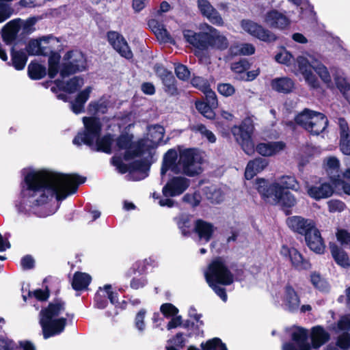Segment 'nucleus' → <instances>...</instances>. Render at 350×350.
Returning <instances> with one entry per match:
<instances>
[{"mask_svg": "<svg viewBox=\"0 0 350 350\" xmlns=\"http://www.w3.org/2000/svg\"><path fill=\"white\" fill-rule=\"evenodd\" d=\"M83 122L85 131L78 133L73 139L74 144H84L98 151L108 154L114 152L112 164L122 174L129 172L130 178L134 180L148 176L154 149L163 138L165 130L163 126H149L147 136L135 142L130 134L122 135L116 141L110 135L100 137L101 124L96 118L84 117Z\"/></svg>", "mask_w": 350, "mask_h": 350, "instance_id": "f257e3e1", "label": "nucleus"}, {"mask_svg": "<svg viewBox=\"0 0 350 350\" xmlns=\"http://www.w3.org/2000/svg\"><path fill=\"white\" fill-rule=\"evenodd\" d=\"M25 195L35 206L46 203L54 196L63 200L75 193L79 184L84 180L76 174H64L47 170H29L25 175Z\"/></svg>", "mask_w": 350, "mask_h": 350, "instance_id": "f03ea898", "label": "nucleus"}, {"mask_svg": "<svg viewBox=\"0 0 350 350\" xmlns=\"http://www.w3.org/2000/svg\"><path fill=\"white\" fill-rule=\"evenodd\" d=\"M256 188L262 198L269 204L284 207H291L296 204L294 196L288 191L299 189L298 182L293 176H280L269 185L264 179H258Z\"/></svg>", "mask_w": 350, "mask_h": 350, "instance_id": "7ed1b4c3", "label": "nucleus"}, {"mask_svg": "<svg viewBox=\"0 0 350 350\" xmlns=\"http://www.w3.org/2000/svg\"><path fill=\"white\" fill-rule=\"evenodd\" d=\"M202 158L193 149H185L178 154L174 149L169 150L164 155L161 174L163 176L167 170L175 174H183L193 176L202 172Z\"/></svg>", "mask_w": 350, "mask_h": 350, "instance_id": "20e7f679", "label": "nucleus"}, {"mask_svg": "<svg viewBox=\"0 0 350 350\" xmlns=\"http://www.w3.org/2000/svg\"><path fill=\"white\" fill-rule=\"evenodd\" d=\"M292 342H286L282 345V350H311L319 349L329 340V334L321 326L313 327L310 331L311 342H309V332L307 329L299 326H293L286 329Z\"/></svg>", "mask_w": 350, "mask_h": 350, "instance_id": "39448f33", "label": "nucleus"}, {"mask_svg": "<svg viewBox=\"0 0 350 350\" xmlns=\"http://www.w3.org/2000/svg\"><path fill=\"white\" fill-rule=\"evenodd\" d=\"M68 314L64 303L57 301L51 303L40 313V323L45 339L58 335L64 332L67 324Z\"/></svg>", "mask_w": 350, "mask_h": 350, "instance_id": "423d86ee", "label": "nucleus"}, {"mask_svg": "<svg viewBox=\"0 0 350 350\" xmlns=\"http://www.w3.org/2000/svg\"><path fill=\"white\" fill-rule=\"evenodd\" d=\"M204 275L208 286L222 299L227 300L224 288L219 285L228 286L234 282V275L228 269L225 260L217 258L212 260L204 271Z\"/></svg>", "mask_w": 350, "mask_h": 350, "instance_id": "0eeeda50", "label": "nucleus"}, {"mask_svg": "<svg viewBox=\"0 0 350 350\" xmlns=\"http://www.w3.org/2000/svg\"><path fill=\"white\" fill-rule=\"evenodd\" d=\"M298 71L303 77L306 83L312 88L319 85V81L312 70L319 75L321 79L328 86L332 83V78L327 68L314 55L304 53L297 56Z\"/></svg>", "mask_w": 350, "mask_h": 350, "instance_id": "6e6552de", "label": "nucleus"}, {"mask_svg": "<svg viewBox=\"0 0 350 350\" xmlns=\"http://www.w3.org/2000/svg\"><path fill=\"white\" fill-rule=\"evenodd\" d=\"M295 120L297 124L315 135L322 133L328 124V120L324 114L308 109L299 113Z\"/></svg>", "mask_w": 350, "mask_h": 350, "instance_id": "1a4fd4ad", "label": "nucleus"}, {"mask_svg": "<svg viewBox=\"0 0 350 350\" xmlns=\"http://www.w3.org/2000/svg\"><path fill=\"white\" fill-rule=\"evenodd\" d=\"M253 131V121L250 118H245L240 126H234L231 130L237 142L248 155L252 154L255 150L252 139Z\"/></svg>", "mask_w": 350, "mask_h": 350, "instance_id": "9d476101", "label": "nucleus"}, {"mask_svg": "<svg viewBox=\"0 0 350 350\" xmlns=\"http://www.w3.org/2000/svg\"><path fill=\"white\" fill-rule=\"evenodd\" d=\"M189 183V180L185 177L176 176L171 178L163 188L162 192L165 198L159 199V205L161 206H173L174 201L169 197H174L182 194L188 188Z\"/></svg>", "mask_w": 350, "mask_h": 350, "instance_id": "9b49d317", "label": "nucleus"}, {"mask_svg": "<svg viewBox=\"0 0 350 350\" xmlns=\"http://www.w3.org/2000/svg\"><path fill=\"white\" fill-rule=\"evenodd\" d=\"M86 68V60L83 54L79 51H69L65 54L59 71L62 77L70 74L81 72Z\"/></svg>", "mask_w": 350, "mask_h": 350, "instance_id": "f8f14e48", "label": "nucleus"}, {"mask_svg": "<svg viewBox=\"0 0 350 350\" xmlns=\"http://www.w3.org/2000/svg\"><path fill=\"white\" fill-rule=\"evenodd\" d=\"M347 169L340 173V161L336 157H329L324 159L323 166L333 185H337L340 183V178L350 179V159L345 161Z\"/></svg>", "mask_w": 350, "mask_h": 350, "instance_id": "ddd939ff", "label": "nucleus"}, {"mask_svg": "<svg viewBox=\"0 0 350 350\" xmlns=\"http://www.w3.org/2000/svg\"><path fill=\"white\" fill-rule=\"evenodd\" d=\"M240 26L243 32L263 42H271L277 38L273 32L252 20L243 19L240 22Z\"/></svg>", "mask_w": 350, "mask_h": 350, "instance_id": "4468645a", "label": "nucleus"}, {"mask_svg": "<svg viewBox=\"0 0 350 350\" xmlns=\"http://www.w3.org/2000/svg\"><path fill=\"white\" fill-rule=\"evenodd\" d=\"M307 194L315 200L328 198L334 193V187L327 182L319 181L314 185H310L308 182L305 184Z\"/></svg>", "mask_w": 350, "mask_h": 350, "instance_id": "2eb2a0df", "label": "nucleus"}, {"mask_svg": "<svg viewBox=\"0 0 350 350\" xmlns=\"http://www.w3.org/2000/svg\"><path fill=\"white\" fill-rule=\"evenodd\" d=\"M204 27L207 30V49L211 47L222 51L228 48V40L224 35L208 24H204Z\"/></svg>", "mask_w": 350, "mask_h": 350, "instance_id": "dca6fc26", "label": "nucleus"}, {"mask_svg": "<svg viewBox=\"0 0 350 350\" xmlns=\"http://www.w3.org/2000/svg\"><path fill=\"white\" fill-rule=\"evenodd\" d=\"M107 39L113 48L126 59H131L133 53L131 51L124 38L116 31H109L107 33Z\"/></svg>", "mask_w": 350, "mask_h": 350, "instance_id": "f3484780", "label": "nucleus"}, {"mask_svg": "<svg viewBox=\"0 0 350 350\" xmlns=\"http://www.w3.org/2000/svg\"><path fill=\"white\" fill-rule=\"evenodd\" d=\"M280 253L284 257H288L292 265L298 270H307L311 267L309 261L304 258L302 255L295 248H288L286 245H282Z\"/></svg>", "mask_w": 350, "mask_h": 350, "instance_id": "a211bd4d", "label": "nucleus"}, {"mask_svg": "<svg viewBox=\"0 0 350 350\" xmlns=\"http://www.w3.org/2000/svg\"><path fill=\"white\" fill-rule=\"evenodd\" d=\"M200 29L202 31L200 33H196L190 29H185L183 32L184 38L187 42L198 49H207V30H206L204 24L201 26Z\"/></svg>", "mask_w": 350, "mask_h": 350, "instance_id": "6ab92c4d", "label": "nucleus"}, {"mask_svg": "<svg viewBox=\"0 0 350 350\" xmlns=\"http://www.w3.org/2000/svg\"><path fill=\"white\" fill-rule=\"evenodd\" d=\"M57 42L55 39V42H51L49 44H43L41 51L42 55H47L50 54L49 58V76L50 78H54L59 72V64L61 58L60 55L58 53L53 52V45Z\"/></svg>", "mask_w": 350, "mask_h": 350, "instance_id": "aec40b11", "label": "nucleus"}, {"mask_svg": "<svg viewBox=\"0 0 350 350\" xmlns=\"http://www.w3.org/2000/svg\"><path fill=\"white\" fill-rule=\"evenodd\" d=\"M263 22L270 27L280 29H284L290 25L289 18L275 10L266 12L263 16Z\"/></svg>", "mask_w": 350, "mask_h": 350, "instance_id": "412c9836", "label": "nucleus"}, {"mask_svg": "<svg viewBox=\"0 0 350 350\" xmlns=\"http://www.w3.org/2000/svg\"><path fill=\"white\" fill-rule=\"evenodd\" d=\"M198 7L201 14L211 23L217 26L224 25V21L221 15L208 1L198 0Z\"/></svg>", "mask_w": 350, "mask_h": 350, "instance_id": "4be33fe9", "label": "nucleus"}, {"mask_svg": "<svg viewBox=\"0 0 350 350\" xmlns=\"http://www.w3.org/2000/svg\"><path fill=\"white\" fill-rule=\"evenodd\" d=\"M286 222L290 228L301 234H304V236L316 226L313 220L300 216L288 217Z\"/></svg>", "mask_w": 350, "mask_h": 350, "instance_id": "5701e85b", "label": "nucleus"}, {"mask_svg": "<svg viewBox=\"0 0 350 350\" xmlns=\"http://www.w3.org/2000/svg\"><path fill=\"white\" fill-rule=\"evenodd\" d=\"M306 243L308 247L317 254H323L325 251V243L321 237V233L315 226L305 236Z\"/></svg>", "mask_w": 350, "mask_h": 350, "instance_id": "b1692460", "label": "nucleus"}, {"mask_svg": "<svg viewBox=\"0 0 350 350\" xmlns=\"http://www.w3.org/2000/svg\"><path fill=\"white\" fill-rule=\"evenodd\" d=\"M286 144L282 142H271L258 144L256 150L263 157H272L284 150Z\"/></svg>", "mask_w": 350, "mask_h": 350, "instance_id": "393cba45", "label": "nucleus"}, {"mask_svg": "<svg viewBox=\"0 0 350 350\" xmlns=\"http://www.w3.org/2000/svg\"><path fill=\"white\" fill-rule=\"evenodd\" d=\"M275 60L281 64H284L296 75H300L298 71L297 57L294 58L292 53L286 49H282L275 56Z\"/></svg>", "mask_w": 350, "mask_h": 350, "instance_id": "a878e982", "label": "nucleus"}, {"mask_svg": "<svg viewBox=\"0 0 350 350\" xmlns=\"http://www.w3.org/2000/svg\"><path fill=\"white\" fill-rule=\"evenodd\" d=\"M155 72L157 75L162 80L165 91L171 95L175 94L177 90L175 85V79L172 73L161 66L155 67Z\"/></svg>", "mask_w": 350, "mask_h": 350, "instance_id": "bb28decb", "label": "nucleus"}, {"mask_svg": "<svg viewBox=\"0 0 350 350\" xmlns=\"http://www.w3.org/2000/svg\"><path fill=\"white\" fill-rule=\"evenodd\" d=\"M282 301L285 308L291 312L297 310L300 304L299 298L297 293L290 286H286L284 288Z\"/></svg>", "mask_w": 350, "mask_h": 350, "instance_id": "cd10ccee", "label": "nucleus"}, {"mask_svg": "<svg viewBox=\"0 0 350 350\" xmlns=\"http://www.w3.org/2000/svg\"><path fill=\"white\" fill-rule=\"evenodd\" d=\"M340 128V148L346 155H350V133L347 122L344 119H339Z\"/></svg>", "mask_w": 350, "mask_h": 350, "instance_id": "c85d7f7f", "label": "nucleus"}, {"mask_svg": "<svg viewBox=\"0 0 350 350\" xmlns=\"http://www.w3.org/2000/svg\"><path fill=\"white\" fill-rule=\"evenodd\" d=\"M102 297H107L112 304H116L118 301V294L111 291V286L109 284H106L103 288L100 287L95 295L96 306L98 308H105V304L100 300Z\"/></svg>", "mask_w": 350, "mask_h": 350, "instance_id": "c756f323", "label": "nucleus"}, {"mask_svg": "<svg viewBox=\"0 0 350 350\" xmlns=\"http://www.w3.org/2000/svg\"><path fill=\"white\" fill-rule=\"evenodd\" d=\"M294 82L288 77H278L273 79L271 82V88L280 93H288L294 89Z\"/></svg>", "mask_w": 350, "mask_h": 350, "instance_id": "7c9ffc66", "label": "nucleus"}, {"mask_svg": "<svg viewBox=\"0 0 350 350\" xmlns=\"http://www.w3.org/2000/svg\"><path fill=\"white\" fill-rule=\"evenodd\" d=\"M195 230L201 240L208 242L215 231V228L212 224L199 219L196 223Z\"/></svg>", "mask_w": 350, "mask_h": 350, "instance_id": "2f4dec72", "label": "nucleus"}, {"mask_svg": "<svg viewBox=\"0 0 350 350\" xmlns=\"http://www.w3.org/2000/svg\"><path fill=\"white\" fill-rule=\"evenodd\" d=\"M268 165V161L262 158H258L250 161L246 167L245 176L247 179H252L256 174L262 171Z\"/></svg>", "mask_w": 350, "mask_h": 350, "instance_id": "473e14b6", "label": "nucleus"}, {"mask_svg": "<svg viewBox=\"0 0 350 350\" xmlns=\"http://www.w3.org/2000/svg\"><path fill=\"white\" fill-rule=\"evenodd\" d=\"M92 90L91 87H87L78 94L75 100L71 103V109L75 113L78 114L83 111L84 104L88 100Z\"/></svg>", "mask_w": 350, "mask_h": 350, "instance_id": "72a5a7b5", "label": "nucleus"}, {"mask_svg": "<svg viewBox=\"0 0 350 350\" xmlns=\"http://www.w3.org/2000/svg\"><path fill=\"white\" fill-rule=\"evenodd\" d=\"M92 277L86 273L76 272L72 280V286L75 291H82L88 288L91 282Z\"/></svg>", "mask_w": 350, "mask_h": 350, "instance_id": "f704fd0d", "label": "nucleus"}, {"mask_svg": "<svg viewBox=\"0 0 350 350\" xmlns=\"http://www.w3.org/2000/svg\"><path fill=\"white\" fill-rule=\"evenodd\" d=\"M55 38L51 36L44 37L40 40H31L27 46V51L30 55H42L41 49L43 47V44H49L55 42Z\"/></svg>", "mask_w": 350, "mask_h": 350, "instance_id": "c9c22d12", "label": "nucleus"}, {"mask_svg": "<svg viewBox=\"0 0 350 350\" xmlns=\"http://www.w3.org/2000/svg\"><path fill=\"white\" fill-rule=\"evenodd\" d=\"M111 107L108 98H100L98 101L91 102L88 105V111L94 115L104 114Z\"/></svg>", "mask_w": 350, "mask_h": 350, "instance_id": "e433bc0d", "label": "nucleus"}, {"mask_svg": "<svg viewBox=\"0 0 350 350\" xmlns=\"http://www.w3.org/2000/svg\"><path fill=\"white\" fill-rule=\"evenodd\" d=\"M18 22L20 21L14 19L10 21L4 27L2 36L5 42L9 43L15 39L16 34L20 30Z\"/></svg>", "mask_w": 350, "mask_h": 350, "instance_id": "4c0bfd02", "label": "nucleus"}, {"mask_svg": "<svg viewBox=\"0 0 350 350\" xmlns=\"http://www.w3.org/2000/svg\"><path fill=\"white\" fill-rule=\"evenodd\" d=\"M56 83L59 89L68 93H72L82 87L84 81L82 78L75 77L68 81L66 84L60 81H57Z\"/></svg>", "mask_w": 350, "mask_h": 350, "instance_id": "58836bf2", "label": "nucleus"}, {"mask_svg": "<svg viewBox=\"0 0 350 350\" xmlns=\"http://www.w3.org/2000/svg\"><path fill=\"white\" fill-rule=\"evenodd\" d=\"M331 252L333 258L338 265L344 268L349 267V259L345 252L336 245L332 247Z\"/></svg>", "mask_w": 350, "mask_h": 350, "instance_id": "ea45409f", "label": "nucleus"}, {"mask_svg": "<svg viewBox=\"0 0 350 350\" xmlns=\"http://www.w3.org/2000/svg\"><path fill=\"white\" fill-rule=\"evenodd\" d=\"M230 51L234 55H250L254 53L255 47L250 43L236 44L230 47Z\"/></svg>", "mask_w": 350, "mask_h": 350, "instance_id": "a19ab883", "label": "nucleus"}, {"mask_svg": "<svg viewBox=\"0 0 350 350\" xmlns=\"http://www.w3.org/2000/svg\"><path fill=\"white\" fill-rule=\"evenodd\" d=\"M46 74L45 66L31 62L28 66V75L31 79L38 80L43 78Z\"/></svg>", "mask_w": 350, "mask_h": 350, "instance_id": "79ce46f5", "label": "nucleus"}, {"mask_svg": "<svg viewBox=\"0 0 350 350\" xmlns=\"http://www.w3.org/2000/svg\"><path fill=\"white\" fill-rule=\"evenodd\" d=\"M27 57L24 51H12V62L13 66L18 70H23L27 63Z\"/></svg>", "mask_w": 350, "mask_h": 350, "instance_id": "37998d69", "label": "nucleus"}, {"mask_svg": "<svg viewBox=\"0 0 350 350\" xmlns=\"http://www.w3.org/2000/svg\"><path fill=\"white\" fill-rule=\"evenodd\" d=\"M200 347L202 350H228L226 345L219 338H214L202 342Z\"/></svg>", "mask_w": 350, "mask_h": 350, "instance_id": "c03bdc74", "label": "nucleus"}, {"mask_svg": "<svg viewBox=\"0 0 350 350\" xmlns=\"http://www.w3.org/2000/svg\"><path fill=\"white\" fill-rule=\"evenodd\" d=\"M206 198L212 202L219 203L224 200V193L215 186H211L206 190Z\"/></svg>", "mask_w": 350, "mask_h": 350, "instance_id": "a18cd8bd", "label": "nucleus"}, {"mask_svg": "<svg viewBox=\"0 0 350 350\" xmlns=\"http://www.w3.org/2000/svg\"><path fill=\"white\" fill-rule=\"evenodd\" d=\"M178 226L185 236L189 235L192 230V222L187 215H181L178 221Z\"/></svg>", "mask_w": 350, "mask_h": 350, "instance_id": "49530a36", "label": "nucleus"}, {"mask_svg": "<svg viewBox=\"0 0 350 350\" xmlns=\"http://www.w3.org/2000/svg\"><path fill=\"white\" fill-rule=\"evenodd\" d=\"M310 281L312 285L320 291H326L328 288L327 282L316 272L311 273Z\"/></svg>", "mask_w": 350, "mask_h": 350, "instance_id": "de8ad7c7", "label": "nucleus"}, {"mask_svg": "<svg viewBox=\"0 0 350 350\" xmlns=\"http://www.w3.org/2000/svg\"><path fill=\"white\" fill-rule=\"evenodd\" d=\"M192 130L200 133L203 137H206L211 143L216 141L215 135L211 131L208 130L203 124H196L192 126Z\"/></svg>", "mask_w": 350, "mask_h": 350, "instance_id": "09e8293b", "label": "nucleus"}, {"mask_svg": "<svg viewBox=\"0 0 350 350\" xmlns=\"http://www.w3.org/2000/svg\"><path fill=\"white\" fill-rule=\"evenodd\" d=\"M336 83L344 97L350 104V84L346 81V79L339 78L336 79Z\"/></svg>", "mask_w": 350, "mask_h": 350, "instance_id": "8fccbe9b", "label": "nucleus"}, {"mask_svg": "<svg viewBox=\"0 0 350 350\" xmlns=\"http://www.w3.org/2000/svg\"><path fill=\"white\" fill-rule=\"evenodd\" d=\"M16 20L20 21L18 24H19L20 29H22L24 33H30L32 32L33 30V26L37 21V19L34 17L29 18L25 21L20 18Z\"/></svg>", "mask_w": 350, "mask_h": 350, "instance_id": "3c124183", "label": "nucleus"}, {"mask_svg": "<svg viewBox=\"0 0 350 350\" xmlns=\"http://www.w3.org/2000/svg\"><path fill=\"white\" fill-rule=\"evenodd\" d=\"M196 107L198 111L202 113L204 117L208 119L213 118L215 114L213 111L212 109L213 107H211L208 103H205L204 102H196Z\"/></svg>", "mask_w": 350, "mask_h": 350, "instance_id": "603ef678", "label": "nucleus"}, {"mask_svg": "<svg viewBox=\"0 0 350 350\" xmlns=\"http://www.w3.org/2000/svg\"><path fill=\"white\" fill-rule=\"evenodd\" d=\"M337 241L344 247L350 246V232L345 229H338L336 233Z\"/></svg>", "mask_w": 350, "mask_h": 350, "instance_id": "864d4df0", "label": "nucleus"}, {"mask_svg": "<svg viewBox=\"0 0 350 350\" xmlns=\"http://www.w3.org/2000/svg\"><path fill=\"white\" fill-rule=\"evenodd\" d=\"M336 344L339 348L343 350H350V334L342 333L336 340Z\"/></svg>", "mask_w": 350, "mask_h": 350, "instance_id": "5fc2aeb1", "label": "nucleus"}, {"mask_svg": "<svg viewBox=\"0 0 350 350\" xmlns=\"http://www.w3.org/2000/svg\"><path fill=\"white\" fill-rule=\"evenodd\" d=\"M250 64L245 59H241L237 62H234L231 65V69L236 73L243 74L245 70L249 69Z\"/></svg>", "mask_w": 350, "mask_h": 350, "instance_id": "6e6d98bb", "label": "nucleus"}, {"mask_svg": "<svg viewBox=\"0 0 350 350\" xmlns=\"http://www.w3.org/2000/svg\"><path fill=\"white\" fill-rule=\"evenodd\" d=\"M160 310L166 317L174 316L178 312V308L170 303L162 304L160 307Z\"/></svg>", "mask_w": 350, "mask_h": 350, "instance_id": "4d7b16f0", "label": "nucleus"}, {"mask_svg": "<svg viewBox=\"0 0 350 350\" xmlns=\"http://www.w3.org/2000/svg\"><path fill=\"white\" fill-rule=\"evenodd\" d=\"M217 91L222 96L228 97L235 93V88L230 83H221L217 85Z\"/></svg>", "mask_w": 350, "mask_h": 350, "instance_id": "13d9d810", "label": "nucleus"}, {"mask_svg": "<svg viewBox=\"0 0 350 350\" xmlns=\"http://www.w3.org/2000/svg\"><path fill=\"white\" fill-rule=\"evenodd\" d=\"M337 327L340 331H345L349 333L350 331V314L342 316L337 322Z\"/></svg>", "mask_w": 350, "mask_h": 350, "instance_id": "bf43d9fd", "label": "nucleus"}, {"mask_svg": "<svg viewBox=\"0 0 350 350\" xmlns=\"http://www.w3.org/2000/svg\"><path fill=\"white\" fill-rule=\"evenodd\" d=\"M146 312L144 310H140L136 315L135 319V325L139 332L145 330L146 325L144 322Z\"/></svg>", "mask_w": 350, "mask_h": 350, "instance_id": "052dcab7", "label": "nucleus"}, {"mask_svg": "<svg viewBox=\"0 0 350 350\" xmlns=\"http://www.w3.org/2000/svg\"><path fill=\"white\" fill-rule=\"evenodd\" d=\"M327 206L330 213L341 212L345 208V204L342 201L338 200L328 201Z\"/></svg>", "mask_w": 350, "mask_h": 350, "instance_id": "680f3d73", "label": "nucleus"}, {"mask_svg": "<svg viewBox=\"0 0 350 350\" xmlns=\"http://www.w3.org/2000/svg\"><path fill=\"white\" fill-rule=\"evenodd\" d=\"M206 97L207 103L211 107H216L217 105V100L215 92H213L210 85L207 88V90L202 92Z\"/></svg>", "mask_w": 350, "mask_h": 350, "instance_id": "e2e57ef3", "label": "nucleus"}, {"mask_svg": "<svg viewBox=\"0 0 350 350\" xmlns=\"http://www.w3.org/2000/svg\"><path fill=\"white\" fill-rule=\"evenodd\" d=\"M191 84L202 92L207 90V88L209 86L207 81L200 77H193L191 80Z\"/></svg>", "mask_w": 350, "mask_h": 350, "instance_id": "0e129e2a", "label": "nucleus"}, {"mask_svg": "<svg viewBox=\"0 0 350 350\" xmlns=\"http://www.w3.org/2000/svg\"><path fill=\"white\" fill-rule=\"evenodd\" d=\"M175 72L177 77L181 80L187 79L190 75L187 68L183 64H179L175 67Z\"/></svg>", "mask_w": 350, "mask_h": 350, "instance_id": "69168bd1", "label": "nucleus"}, {"mask_svg": "<svg viewBox=\"0 0 350 350\" xmlns=\"http://www.w3.org/2000/svg\"><path fill=\"white\" fill-rule=\"evenodd\" d=\"M183 201L190 204L192 206H198L200 202V196L198 193H187L183 197Z\"/></svg>", "mask_w": 350, "mask_h": 350, "instance_id": "338daca9", "label": "nucleus"}, {"mask_svg": "<svg viewBox=\"0 0 350 350\" xmlns=\"http://www.w3.org/2000/svg\"><path fill=\"white\" fill-rule=\"evenodd\" d=\"M17 345L11 340L0 336V350H14Z\"/></svg>", "mask_w": 350, "mask_h": 350, "instance_id": "774afa93", "label": "nucleus"}]
</instances>
